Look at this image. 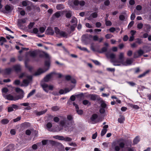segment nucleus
<instances>
[{"mask_svg":"<svg viewBox=\"0 0 151 151\" xmlns=\"http://www.w3.org/2000/svg\"><path fill=\"white\" fill-rule=\"evenodd\" d=\"M71 124L72 125L74 124V122H72L69 121L67 120H65V125H67V128H68V126H70Z\"/></svg>","mask_w":151,"mask_h":151,"instance_id":"obj_22","label":"nucleus"},{"mask_svg":"<svg viewBox=\"0 0 151 151\" xmlns=\"http://www.w3.org/2000/svg\"><path fill=\"white\" fill-rule=\"evenodd\" d=\"M70 23L72 24L70 26V30L72 31H74L75 28L77 24V19L74 17H73L70 21Z\"/></svg>","mask_w":151,"mask_h":151,"instance_id":"obj_5","label":"nucleus"},{"mask_svg":"<svg viewBox=\"0 0 151 151\" xmlns=\"http://www.w3.org/2000/svg\"><path fill=\"white\" fill-rule=\"evenodd\" d=\"M52 124L50 122L48 123L46 125L48 129L51 128L52 127Z\"/></svg>","mask_w":151,"mask_h":151,"instance_id":"obj_51","label":"nucleus"},{"mask_svg":"<svg viewBox=\"0 0 151 151\" xmlns=\"http://www.w3.org/2000/svg\"><path fill=\"white\" fill-rule=\"evenodd\" d=\"M144 27L146 29L147 32H149L150 31L151 28V26L150 25L147 24H144Z\"/></svg>","mask_w":151,"mask_h":151,"instance_id":"obj_20","label":"nucleus"},{"mask_svg":"<svg viewBox=\"0 0 151 151\" xmlns=\"http://www.w3.org/2000/svg\"><path fill=\"white\" fill-rule=\"evenodd\" d=\"M71 25L70 24H66L65 27H66V30L69 34L70 33L72 32L70 30V26Z\"/></svg>","mask_w":151,"mask_h":151,"instance_id":"obj_19","label":"nucleus"},{"mask_svg":"<svg viewBox=\"0 0 151 151\" xmlns=\"http://www.w3.org/2000/svg\"><path fill=\"white\" fill-rule=\"evenodd\" d=\"M55 74L54 72H52L47 75L44 78V81L45 82L48 81L52 77L53 74Z\"/></svg>","mask_w":151,"mask_h":151,"instance_id":"obj_8","label":"nucleus"},{"mask_svg":"<svg viewBox=\"0 0 151 151\" xmlns=\"http://www.w3.org/2000/svg\"><path fill=\"white\" fill-rule=\"evenodd\" d=\"M113 37L112 35L110 34H107L105 35V37L107 39H109Z\"/></svg>","mask_w":151,"mask_h":151,"instance_id":"obj_52","label":"nucleus"},{"mask_svg":"<svg viewBox=\"0 0 151 151\" xmlns=\"http://www.w3.org/2000/svg\"><path fill=\"white\" fill-rule=\"evenodd\" d=\"M106 26H111L112 24L111 22L109 21H107V20H106Z\"/></svg>","mask_w":151,"mask_h":151,"instance_id":"obj_37","label":"nucleus"},{"mask_svg":"<svg viewBox=\"0 0 151 151\" xmlns=\"http://www.w3.org/2000/svg\"><path fill=\"white\" fill-rule=\"evenodd\" d=\"M2 41L3 42H6V39L3 37H1L0 38V42Z\"/></svg>","mask_w":151,"mask_h":151,"instance_id":"obj_62","label":"nucleus"},{"mask_svg":"<svg viewBox=\"0 0 151 151\" xmlns=\"http://www.w3.org/2000/svg\"><path fill=\"white\" fill-rule=\"evenodd\" d=\"M60 124L62 126H64L65 128H67V125H65V120L62 121H60Z\"/></svg>","mask_w":151,"mask_h":151,"instance_id":"obj_32","label":"nucleus"},{"mask_svg":"<svg viewBox=\"0 0 151 151\" xmlns=\"http://www.w3.org/2000/svg\"><path fill=\"white\" fill-rule=\"evenodd\" d=\"M46 35H52L54 34V32L52 28L50 27H48L45 32Z\"/></svg>","mask_w":151,"mask_h":151,"instance_id":"obj_7","label":"nucleus"},{"mask_svg":"<svg viewBox=\"0 0 151 151\" xmlns=\"http://www.w3.org/2000/svg\"><path fill=\"white\" fill-rule=\"evenodd\" d=\"M136 42L139 44H141L143 42L142 40L140 38H137L136 39Z\"/></svg>","mask_w":151,"mask_h":151,"instance_id":"obj_35","label":"nucleus"},{"mask_svg":"<svg viewBox=\"0 0 151 151\" xmlns=\"http://www.w3.org/2000/svg\"><path fill=\"white\" fill-rule=\"evenodd\" d=\"M38 29L37 28H34L33 30V31L32 32H31V33H33L35 34H37V33L38 32Z\"/></svg>","mask_w":151,"mask_h":151,"instance_id":"obj_46","label":"nucleus"},{"mask_svg":"<svg viewBox=\"0 0 151 151\" xmlns=\"http://www.w3.org/2000/svg\"><path fill=\"white\" fill-rule=\"evenodd\" d=\"M35 24V23L34 22H30L28 26V28L31 29L33 27Z\"/></svg>","mask_w":151,"mask_h":151,"instance_id":"obj_38","label":"nucleus"},{"mask_svg":"<svg viewBox=\"0 0 151 151\" xmlns=\"http://www.w3.org/2000/svg\"><path fill=\"white\" fill-rule=\"evenodd\" d=\"M61 16V13L60 11H58L54 14L53 15V17H55L56 18H58Z\"/></svg>","mask_w":151,"mask_h":151,"instance_id":"obj_23","label":"nucleus"},{"mask_svg":"<svg viewBox=\"0 0 151 151\" xmlns=\"http://www.w3.org/2000/svg\"><path fill=\"white\" fill-rule=\"evenodd\" d=\"M5 11L3 12L4 13H8L10 12L13 9V8L12 6L9 5H6L5 7Z\"/></svg>","mask_w":151,"mask_h":151,"instance_id":"obj_10","label":"nucleus"},{"mask_svg":"<svg viewBox=\"0 0 151 151\" xmlns=\"http://www.w3.org/2000/svg\"><path fill=\"white\" fill-rule=\"evenodd\" d=\"M119 19L121 21H123L125 19L124 16L123 15H121L119 17Z\"/></svg>","mask_w":151,"mask_h":151,"instance_id":"obj_43","label":"nucleus"},{"mask_svg":"<svg viewBox=\"0 0 151 151\" xmlns=\"http://www.w3.org/2000/svg\"><path fill=\"white\" fill-rule=\"evenodd\" d=\"M47 109H46L43 111H41L39 112H37L36 113V114L37 116H40L41 115L45 114L47 112Z\"/></svg>","mask_w":151,"mask_h":151,"instance_id":"obj_21","label":"nucleus"},{"mask_svg":"<svg viewBox=\"0 0 151 151\" xmlns=\"http://www.w3.org/2000/svg\"><path fill=\"white\" fill-rule=\"evenodd\" d=\"M135 14L134 13H132L131 16V19L132 20H134L135 18Z\"/></svg>","mask_w":151,"mask_h":151,"instance_id":"obj_58","label":"nucleus"},{"mask_svg":"<svg viewBox=\"0 0 151 151\" xmlns=\"http://www.w3.org/2000/svg\"><path fill=\"white\" fill-rule=\"evenodd\" d=\"M98 17V14L97 12H95L92 13L89 16L87 17V19L89 20H91L93 18H96Z\"/></svg>","mask_w":151,"mask_h":151,"instance_id":"obj_9","label":"nucleus"},{"mask_svg":"<svg viewBox=\"0 0 151 151\" xmlns=\"http://www.w3.org/2000/svg\"><path fill=\"white\" fill-rule=\"evenodd\" d=\"M56 8L57 9L59 10L63 9L64 7L63 5L59 4L56 6Z\"/></svg>","mask_w":151,"mask_h":151,"instance_id":"obj_30","label":"nucleus"},{"mask_svg":"<svg viewBox=\"0 0 151 151\" xmlns=\"http://www.w3.org/2000/svg\"><path fill=\"white\" fill-rule=\"evenodd\" d=\"M114 148L116 151H119L120 149V147L119 146L116 145L115 146Z\"/></svg>","mask_w":151,"mask_h":151,"instance_id":"obj_63","label":"nucleus"},{"mask_svg":"<svg viewBox=\"0 0 151 151\" xmlns=\"http://www.w3.org/2000/svg\"><path fill=\"white\" fill-rule=\"evenodd\" d=\"M49 141L48 140H42V145H46L49 142Z\"/></svg>","mask_w":151,"mask_h":151,"instance_id":"obj_39","label":"nucleus"},{"mask_svg":"<svg viewBox=\"0 0 151 151\" xmlns=\"http://www.w3.org/2000/svg\"><path fill=\"white\" fill-rule=\"evenodd\" d=\"M139 138L138 137H137L134 139L133 142L134 144H137L139 141Z\"/></svg>","mask_w":151,"mask_h":151,"instance_id":"obj_34","label":"nucleus"},{"mask_svg":"<svg viewBox=\"0 0 151 151\" xmlns=\"http://www.w3.org/2000/svg\"><path fill=\"white\" fill-rule=\"evenodd\" d=\"M14 145L11 144L8 145L5 150V151H13L14 150Z\"/></svg>","mask_w":151,"mask_h":151,"instance_id":"obj_14","label":"nucleus"},{"mask_svg":"<svg viewBox=\"0 0 151 151\" xmlns=\"http://www.w3.org/2000/svg\"><path fill=\"white\" fill-rule=\"evenodd\" d=\"M27 74L25 73H21L19 76V78H22L24 77H26L27 76Z\"/></svg>","mask_w":151,"mask_h":151,"instance_id":"obj_55","label":"nucleus"},{"mask_svg":"<svg viewBox=\"0 0 151 151\" xmlns=\"http://www.w3.org/2000/svg\"><path fill=\"white\" fill-rule=\"evenodd\" d=\"M143 26V24L141 23H138L137 25V28L139 29H141Z\"/></svg>","mask_w":151,"mask_h":151,"instance_id":"obj_36","label":"nucleus"},{"mask_svg":"<svg viewBox=\"0 0 151 151\" xmlns=\"http://www.w3.org/2000/svg\"><path fill=\"white\" fill-rule=\"evenodd\" d=\"M20 105L21 106H28L29 105V104L28 102H26L21 104Z\"/></svg>","mask_w":151,"mask_h":151,"instance_id":"obj_49","label":"nucleus"},{"mask_svg":"<svg viewBox=\"0 0 151 151\" xmlns=\"http://www.w3.org/2000/svg\"><path fill=\"white\" fill-rule=\"evenodd\" d=\"M77 96L80 100H83L84 99V94L83 93H81L80 94L78 95Z\"/></svg>","mask_w":151,"mask_h":151,"instance_id":"obj_24","label":"nucleus"},{"mask_svg":"<svg viewBox=\"0 0 151 151\" xmlns=\"http://www.w3.org/2000/svg\"><path fill=\"white\" fill-rule=\"evenodd\" d=\"M54 29L57 37L58 38L63 37L67 38L68 37V35L66 32L60 31L57 27H55Z\"/></svg>","mask_w":151,"mask_h":151,"instance_id":"obj_2","label":"nucleus"},{"mask_svg":"<svg viewBox=\"0 0 151 151\" xmlns=\"http://www.w3.org/2000/svg\"><path fill=\"white\" fill-rule=\"evenodd\" d=\"M85 3L83 1H70L69 2V5L73 8L75 6H82L84 5Z\"/></svg>","mask_w":151,"mask_h":151,"instance_id":"obj_3","label":"nucleus"},{"mask_svg":"<svg viewBox=\"0 0 151 151\" xmlns=\"http://www.w3.org/2000/svg\"><path fill=\"white\" fill-rule=\"evenodd\" d=\"M43 53H44V55L45 56V57L46 58H48V60H49L50 58V57H49V55H48V54H47V53L45 52H44Z\"/></svg>","mask_w":151,"mask_h":151,"instance_id":"obj_59","label":"nucleus"},{"mask_svg":"<svg viewBox=\"0 0 151 151\" xmlns=\"http://www.w3.org/2000/svg\"><path fill=\"white\" fill-rule=\"evenodd\" d=\"M101 106L102 108H105L106 106V104L104 102H102L101 103Z\"/></svg>","mask_w":151,"mask_h":151,"instance_id":"obj_47","label":"nucleus"},{"mask_svg":"<svg viewBox=\"0 0 151 151\" xmlns=\"http://www.w3.org/2000/svg\"><path fill=\"white\" fill-rule=\"evenodd\" d=\"M29 82V81L27 79H24L23 81V83L24 84L26 85L27 86L28 85Z\"/></svg>","mask_w":151,"mask_h":151,"instance_id":"obj_42","label":"nucleus"},{"mask_svg":"<svg viewBox=\"0 0 151 151\" xmlns=\"http://www.w3.org/2000/svg\"><path fill=\"white\" fill-rule=\"evenodd\" d=\"M72 140V139L69 137H66L65 138L64 141L66 142H70Z\"/></svg>","mask_w":151,"mask_h":151,"instance_id":"obj_44","label":"nucleus"},{"mask_svg":"<svg viewBox=\"0 0 151 151\" xmlns=\"http://www.w3.org/2000/svg\"><path fill=\"white\" fill-rule=\"evenodd\" d=\"M148 72H149V71L147 70V71H146V72H145L144 73H143L139 75L138 76V78H141V77H144L146 75V74Z\"/></svg>","mask_w":151,"mask_h":151,"instance_id":"obj_33","label":"nucleus"},{"mask_svg":"<svg viewBox=\"0 0 151 151\" xmlns=\"http://www.w3.org/2000/svg\"><path fill=\"white\" fill-rule=\"evenodd\" d=\"M98 117L97 115L96 114H94L92 115L91 117V121H94Z\"/></svg>","mask_w":151,"mask_h":151,"instance_id":"obj_28","label":"nucleus"},{"mask_svg":"<svg viewBox=\"0 0 151 151\" xmlns=\"http://www.w3.org/2000/svg\"><path fill=\"white\" fill-rule=\"evenodd\" d=\"M50 60H46L45 61V66H47L48 68L46 70H44L42 69H39L35 73V76H38L40 75L42 73L45 72L47 70L49 69L50 66Z\"/></svg>","mask_w":151,"mask_h":151,"instance_id":"obj_4","label":"nucleus"},{"mask_svg":"<svg viewBox=\"0 0 151 151\" xmlns=\"http://www.w3.org/2000/svg\"><path fill=\"white\" fill-rule=\"evenodd\" d=\"M6 73L7 74H9L11 71V69L10 68H7L6 69Z\"/></svg>","mask_w":151,"mask_h":151,"instance_id":"obj_61","label":"nucleus"},{"mask_svg":"<svg viewBox=\"0 0 151 151\" xmlns=\"http://www.w3.org/2000/svg\"><path fill=\"white\" fill-rule=\"evenodd\" d=\"M95 25L96 27L97 28H99L101 26V23L99 22H96V23Z\"/></svg>","mask_w":151,"mask_h":151,"instance_id":"obj_48","label":"nucleus"},{"mask_svg":"<svg viewBox=\"0 0 151 151\" xmlns=\"http://www.w3.org/2000/svg\"><path fill=\"white\" fill-rule=\"evenodd\" d=\"M31 131L29 129L26 130L25 132L26 134L28 135H29L31 134Z\"/></svg>","mask_w":151,"mask_h":151,"instance_id":"obj_64","label":"nucleus"},{"mask_svg":"<svg viewBox=\"0 0 151 151\" xmlns=\"http://www.w3.org/2000/svg\"><path fill=\"white\" fill-rule=\"evenodd\" d=\"M41 85L45 91L47 92H48V86L47 84L41 83Z\"/></svg>","mask_w":151,"mask_h":151,"instance_id":"obj_17","label":"nucleus"},{"mask_svg":"<svg viewBox=\"0 0 151 151\" xmlns=\"http://www.w3.org/2000/svg\"><path fill=\"white\" fill-rule=\"evenodd\" d=\"M65 16L66 18H70L72 16V12L70 11H65Z\"/></svg>","mask_w":151,"mask_h":151,"instance_id":"obj_16","label":"nucleus"},{"mask_svg":"<svg viewBox=\"0 0 151 151\" xmlns=\"http://www.w3.org/2000/svg\"><path fill=\"white\" fill-rule=\"evenodd\" d=\"M26 22V20L25 19H21L19 20V23H24Z\"/></svg>","mask_w":151,"mask_h":151,"instance_id":"obj_56","label":"nucleus"},{"mask_svg":"<svg viewBox=\"0 0 151 151\" xmlns=\"http://www.w3.org/2000/svg\"><path fill=\"white\" fill-rule=\"evenodd\" d=\"M35 90L34 89L32 90L28 95L27 96V98H28L30 97L31 96H32L35 92Z\"/></svg>","mask_w":151,"mask_h":151,"instance_id":"obj_29","label":"nucleus"},{"mask_svg":"<svg viewBox=\"0 0 151 151\" xmlns=\"http://www.w3.org/2000/svg\"><path fill=\"white\" fill-rule=\"evenodd\" d=\"M133 61L132 59H127L125 62H124L122 65H129L132 64Z\"/></svg>","mask_w":151,"mask_h":151,"instance_id":"obj_12","label":"nucleus"},{"mask_svg":"<svg viewBox=\"0 0 151 151\" xmlns=\"http://www.w3.org/2000/svg\"><path fill=\"white\" fill-rule=\"evenodd\" d=\"M13 68L17 72L20 71L21 70V67L19 65H14L13 67Z\"/></svg>","mask_w":151,"mask_h":151,"instance_id":"obj_15","label":"nucleus"},{"mask_svg":"<svg viewBox=\"0 0 151 151\" xmlns=\"http://www.w3.org/2000/svg\"><path fill=\"white\" fill-rule=\"evenodd\" d=\"M9 122V120L7 119H4L1 121V123L4 124H8Z\"/></svg>","mask_w":151,"mask_h":151,"instance_id":"obj_25","label":"nucleus"},{"mask_svg":"<svg viewBox=\"0 0 151 151\" xmlns=\"http://www.w3.org/2000/svg\"><path fill=\"white\" fill-rule=\"evenodd\" d=\"M92 61L96 65H100V63L97 60H92Z\"/></svg>","mask_w":151,"mask_h":151,"instance_id":"obj_54","label":"nucleus"},{"mask_svg":"<svg viewBox=\"0 0 151 151\" xmlns=\"http://www.w3.org/2000/svg\"><path fill=\"white\" fill-rule=\"evenodd\" d=\"M124 117L123 116H121L120 118L118 119V122L120 123H123L124 121Z\"/></svg>","mask_w":151,"mask_h":151,"instance_id":"obj_26","label":"nucleus"},{"mask_svg":"<svg viewBox=\"0 0 151 151\" xmlns=\"http://www.w3.org/2000/svg\"><path fill=\"white\" fill-rule=\"evenodd\" d=\"M15 90H16V91L17 92H21V93L19 95L16 96L17 97H20L21 96L23 95V97H24V91L22 89H21L19 88H16Z\"/></svg>","mask_w":151,"mask_h":151,"instance_id":"obj_18","label":"nucleus"},{"mask_svg":"<svg viewBox=\"0 0 151 151\" xmlns=\"http://www.w3.org/2000/svg\"><path fill=\"white\" fill-rule=\"evenodd\" d=\"M106 55L107 58L110 59V62L115 66H120L124 63V54L123 52H120L118 55V58L116 59V55L113 53L107 52L106 53Z\"/></svg>","mask_w":151,"mask_h":151,"instance_id":"obj_1","label":"nucleus"},{"mask_svg":"<svg viewBox=\"0 0 151 151\" xmlns=\"http://www.w3.org/2000/svg\"><path fill=\"white\" fill-rule=\"evenodd\" d=\"M137 53H138L139 56H141L144 53V52L142 50L140 49L138 51Z\"/></svg>","mask_w":151,"mask_h":151,"instance_id":"obj_41","label":"nucleus"},{"mask_svg":"<svg viewBox=\"0 0 151 151\" xmlns=\"http://www.w3.org/2000/svg\"><path fill=\"white\" fill-rule=\"evenodd\" d=\"M108 127V125H105L104 126L103 129L101 131V136H103L106 132L107 131V129Z\"/></svg>","mask_w":151,"mask_h":151,"instance_id":"obj_13","label":"nucleus"},{"mask_svg":"<svg viewBox=\"0 0 151 151\" xmlns=\"http://www.w3.org/2000/svg\"><path fill=\"white\" fill-rule=\"evenodd\" d=\"M59 119L57 117H54L53 118L54 121L56 122H58L59 121Z\"/></svg>","mask_w":151,"mask_h":151,"instance_id":"obj_57","label":"nucleus"},{"mask_svg":"<svg viewBox=\"0 0 151 151\" xmlns=\"http://www.w3.org/2000/svg\"><path fill=\"white\" fill-rule=\"evenodd\" d=\"M14 111L12 107V106L9 107L8 108V112H10Z\"/></svg>","mask_w":151,"mask_h":151,"instance_id":"obj_60","label":"nucleus"},{"mask_svg":"<svg viewBox=\"0 0 151 151\" xmlns=\"http://www.w3.org/2000/svg\"><path fill=\"white\" fill-rule=\"evenodd\" d=\"M39 30L40 32L41 33H43L44 32L45 30V28L44 27H41L40 28Z\"/></svg>","mask_w":151,"mask_h":151,"instance_id":"obj_50","label":"nucleus"},{"mask_svg":"<svg viewBox=\"0 0 151 151\" xmlns=\"http://www.w3.org/2000/svg\"><path fill=\"white\" fill-rule=\"evenodd\" d=\"M119 146L121 148H123L124 147L125 144L122 142H120L119 144Z\"/></svg>","mask_w":151,"mask_h":151,"instance_id":"obj_45","label":"nucleus"},{"mask_svg":"<svg viewBox=\"0 0 151 151\" xmlns=\"http://www.w3.org/2000/svg\"><path fill=\"white\" fill-rule=\"evenodd\" d=\"M4 96L5 99L9 100L16 101L23 98V95L21 96L20 97H17L16 96L14 97H13L10 94H8L6 96L4 95Z\"/></svg>","mask_w":151,"mask_h":151,"instance_id":"obj_6","label":"nucleus"},{"mask_svg":"<svg viewBox=\"0 0 151 151\" xmlns=\"http://www.w3.org/2000/svg\"><path fill=\"white\" fill-rule=\"evenodd\" d=\"M60 108L58 106H55L52 107L51 109L53 111H57L59 110Z\"/></svg>","mask_w":151,"mask_h":151,"instance_id":"obj_27","label":"nucleus"},{"mask_svg":"<svg viewBox=\"0 0 151 151\" xmlns=\"http://www.w3.org/2000/svg\"><path fill=\"white\" fill-rule=\"evenodd\" d=\"M20 83V81L19 80H17L14 81V84L16 85H19Z\"/></svg>","mask_w":151,"mask_h":151,"instance_id":"obj_53","label":"nucleus"},{"mask_svg":"<svg viewBox=\"0 0 151 151\" xmlns=\"http://www.w3.org/2000/svg\"><path fill=\"white\" fill-rule=\"evenodd\" d=\"M30 55L32 57H34L36 55V53L35 51L31 52Z\"/></svg>","mask_w":151,"mask_h":151,"instance_id":"obj_40","label":"nucleus"},{"mask_svg":"<svg viewBox=\"0 0 151 151\" xmlns=\"http://www.w3.org/2000/svg\"><path fill=\"white\" fill-rule=\"evenodd\" d=\"M83 104L85 105H91L90 102L87 100H84L83 101Z\"/></svg>","mask_w":151,"mask_h":151,"instance_id":"obj_31","label":"nucleus"},{"mask_svg":"<svg viewBox=\"0 0 151 151\" xmlns=\"http://www.w3.org/2000/svg\"><path fill=\"white\" fill-rule=\"evenodd\" d=\"M88 97L90 98L91 100L93 101H95L96 99L99 100V96L96 95L90 94L88 95Z\"/></svg>","mask_w":151,"mask_h":151,"instance_id":"obj_11","label":"nucleus"}]
</instances>
